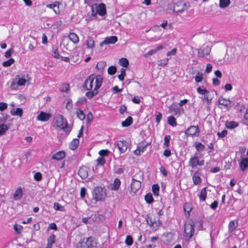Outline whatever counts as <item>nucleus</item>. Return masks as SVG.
I'll return each mask as SVG.
<instances>
[{"label": "nucleus", "mask_w": 248, "mask_h": 248, "mask_svg": "<svg viewBox=\"0 0 248 248\" xmlns=\"http://www.w3.org/2000/svg\"><path fill=\"white\" fill-rule=\"evenodd\" d=\"M98 76L102 77L101 75H95L94 74L90 75L85 80L84 83L82 86L83 88L86 90H92L93 88L94 80V79H95V81L96 80V78Z\"/></svg>", "instance_id": "obj_5"}, {"label": "nucleus", "mask_w": 248, "mask_h": 248, "mask_svg": "<svg viewBox=\"0 0 248 248\" xmlns=\"http://www.w3.org/2000/svg\"><path fill=\"white\" fill-rule=\"evenodd\" d=\"M60 3L58 1H55L52 4H47V8H48L47 12L50 13L53 11L56 15L59 14L60 13Z\"/></svg>", "instance_id": "obj_9"}, {"label": "nucleus", "mask_w": 248, "mask_h": 248, "mask_svg": "<svg viewBox=\"0 0 248 248\" xmlns=\"http://www.w3.org/2000/svg\"><path fill=\"white\" fill-rule=\"evenodd\" d=\"M212 69V65L211 64L208 63L206 65V69L205 70V72L206 73H209L211 72Z\"/></svg>", "instance_id": "obj_63"}, {"label": "nucleus", "mask_w": 248, "mask_h": 248, "mask_svg": "<svg viewBox=\"0 0 248 248\" xmlns=\"http://www.w3.org/2000/svg\"><path fill=\"white\" fill-rule=\"evenodd\" d=\"M93 197L96 201L104 200L106 197L105 190L101 187H96L92 191Z\"/></svg>", "instance_id": "obj_4"}, {"label": "nucleus", "mask_w": 248, "mask_h": 248, "mask_svg": "<svg viewBox=\"0 0 248 248\" xmlns=\"http://www.w3.org/2000/svg\"><path fill=\"white\" fill-rule=\"evenodd\" d=\"M99 0H84V2L85 3H87L88 4H94L95 6L97 5V2Z\"/></svg>", "instance_id": "obj_60"}, {"label": "nucleus", "mask_w": 248, "mask_h": 248, "mask_svg": "<svg viewBox=\"0 0 248 248\" xmlns=\"http://www.w3.org/2000/svg\"><path fill=\"white\" fill-rule=\"evenodd\" d=\"M22 189L21 187H19L16 190L14 195V198L15 200H18L22 198Z\"/></svg>", "instance_id": "obj_21"}, {"label": "nucleus", "mask_w": 248, "mask_h": 248, "mask_svg": "<svg viewBox=\"0 0 248 248\" xmlns=\"http://www.w3.org/2000/svg\"><path fill=\"white\" fill-rule=\"evenodd\" d=\"M69 85L68 83H63L60 87L61 92H67L69 90Z\"/></svg>", "instance_id": "obj_45"}, {"label": "nucleus", "mask_w": 248, "mask_h": 248, "mask_svg": "<svg viewBox=\"0 0 248 248\" xmlns=\"http://www.w3.org/2000/svg\"><path fill=\"white\" fill-rule=\"evenodd\" d=\"M37 119L41 121H46V112L41 111V113L38 115Z\"/></svg>", "instance_id": "obj_36"}, {"label": "nucleus", "mask_w": 248, "mask_h": 248, "mask_svg": "<svg viewBox=\"0 0 248 248\" xmlns=\"http://www.w3.org/2000/svg\"><path fill=\"white\" fill-rule=\"evenodd\" d=\"M169 112L170 113H173V112H175L176 113L177 111L178 110V106L175 104H172L169 107Z\"/></svg>", "instance_id": "obj_46"}, {"label": "nucleus", "mask_w": 248, "mask_h": 248, "mask_svg": "<svg viewBox=\"0 0 248 248\" xmlns=\"http://www.w3.org/2000/svg\"><path fill=\"white\" fill-rule=\"evenodd\" d=\"M79 145V140L77 139H74L70 144V148L72 150H74L77 148Z\"/></svg>", "instance_id": "obj_30"}, {"label": "nucleus", "mask_w": 248, "mask_h": 248, "mask_svg": "<svg viewBox=\"0 0 248 248\" xmlns=\"http://www.w3.org/2000/svg\"><path fill=\"white\" fill-rule=\"evenodd\" d=\"M54 126L61 128L64 131L69 132L71 128L68 125L66 120L61 115H57L54 119Z\"/></svg>", "instance_id": "obj_1"}, {"label": "nucleus", "mask_w": 248, "mask_h": 248, "mask_svg": "<svg viewBox=\"0 0 248 248\" xmlns=\"http://www.w3.org/2000/svg\"><path fill=\"white\" fill-rule=\"evenodd\" d=\"M145 200L148 203H152L154 201L152 194L150 193L147 194L145 196Z\"/></svg>", "instance_id": "obj_38"}, {"label": "nucleus", "mask_w": 248, "mask_h": 248, "mask_svg": "<svg viewBox=\"0 0 248 248\" xmlns=\"http://www.w3.org/2000/svg\"><path fill=\"white\" fill-rule=\"evenodd\" d=\"M168 59L161 60L158 62V65L161 66H165L168 63Z\"/></svg>", "instance_id": "obj_57"}, {"label": "nucleus", "mask_w": 248, "mask_h": 248, "mask_svg": "<svg viewBox=\"0 0 248 248\" xmlns=\"http://www.w3.org/2000/svg\"><path fill=\"white\" fill-rule=\"evenodd\" d=\"M55 235L54 234L51 235L47 240V248H51V246L55 242Z\"/></svg>", "instance_id": "obj_33"}, {"label": "nucleus", "mask_w": 248, "mask_h": 248, "mask_svg": "<svg viewBox=\"0 0 248 248\" xmlns=\"http://www.w3.org/2000/svg\"><path fill=\"white\" fill-rule=\"evenodd\" d=\"M106 163L105 158L103 157H99L97 159V165H103Z\"/></svg>", "instance_id": "obj_55"}, {"label": "nucleus", "mask_w": 248, "mask_h": 248, "mask_svg": "<svg viewBox=\"0 0 248 248\" xmlns=\"http://www.w3.org/2000/svg\"><path fill=\"white\" fill-rule=\"evenodd\" d=\"M184 232L186 239H189L192 237L194 232V224L193 222L185 224Z\"/></svg>", "instance_id": "obj_6"}, {"label": "nucleus", "mask_w": 248, "mask_h": 248, "mask_svg": "<svg viewBox=\"0 0 248 248\" xmlns=\"http://www.w3.org/2000/svg\"><path fill=\"white\" fill-rule=\"evenodd\" d=\"M68 38L75 44H77L79 42L78 36L75 33H70L68 35Z\"/></svg>", "instance_id": "obj_22"}, {"label": "nucleus", "mask_w": 248, "mask_h": 248, "mask_svg": "<svg viewBox=\"0 0 248 248\" xmlns=\"http://www.w3.org/2000/svg\"><path fill=\"white\" fill-rule=\"evenodd\" d=\"M192 179L193 181V183L194 185H199L201 183V179L199 176L196 175V173H195L192 177Z\"/></svg>", "instance_id": "obj_40"}, {"label": "nucleus", "mask_w": 248, "mask_h": 248, "mask_svg": "<svg viewBox=\"0 0 248 248\" xmlns=\"http://www.w3.org/2000/svg\"><path fill=\"white\" fill-rule=\"evenodd\" d=\"M109 151L108 150H102L99 151V154L101 157H104L108 155Z\"/></svg>", "instance_id": "obj_54"}, {"label": "nucleus", "mask_w": 248, "mask_h": 248, "mask_svg": "<svg viewBox=\"0 0 248 248\" xmlns=\"http://www.w3.org/2000/svg\"><path fill=\"white\" fill-rule=\"evenodd\" d=\"M199 163V157L197 156H194L191 157L189 161V165L192 168L196 167Z\"/></svg>", "instance_id": "obj_17"}, {"label": "nucleus", "mask_w": 248, "mask_h": 248, "mask_svg": "<svg viewBox=\"0 0 248 248\" xmlns=\"http://www.w3.org/2000/svg\"><path fill=\"white\" fill-rule=\"evenodd\" d=\"M34 178L37 181H40L42 179V174L40 172H36L34 175Z\"/></svg>", "instance_id": "obj_64"}, {"label": "nucleus", "mask_w": 248, "mask_h": 248, "mask_svg": "<svg viewBox=\"0 0 248 248\" xmlns=\"http://www.w3.org/2000/svg\"><path fill=\"white\" fill-rule=\"evenodd\" d=\"M116 67L115 66H111L108 67V72L109 75H113L116 72Z\"/></svg>", "instance_id": "obj_48"}, {"label": "nucleus", "mask_w": 248, "mask_h": 248, "mask_svg": "<svg viewBox=\"0 0 248 248\" xmlns=\"http://www.w3.org/2000/svg\"><path fill=\"white\" fill-rule=\"evenodd\" d=\"M141 187V182L135 178H133L131 184V192L135 194Z\"/></svg>", "instance_id": "obj_11"}, {"label": "nucleus", "mask_w": 248, "mask_h": 248, "mask_svg": "<svg viewBox=\"0 0 248 248\" xmlns=\"http://www.w3.org/2000/svg\"><path fill=\"white\" fill-rule=\"evenodd\" d=\"M190 5L188 2L183 0H177L173 6V11L176 13H182L188 9Z\"/></svg>", "instance_id": "obj_3"}, {"label": "nucleus", "mask_w": 248, "mask_h": 248, "mask_svg": "<svg viewBox=\"0 0 248 248\" xmlns=\"http://www.w3.org/2000/svg\"><path fill=\"white\" fill-rule=\"evenodd\" d=\"M120 64L124 67H127L129 64V62L126 58H121L119 60Z\"/></svg>", "instance_id": "obj_37"}, {"label": "nucleus", "mask_w": 248, "mask_h": 248, "mask_svg": "<svg viewBox=\"0 0 248 248\" xmlns=\"http://www.w3.org/2000/svg\"><path fill=\"white\" fill-rule=\"evenodd\" d=\"M121 185V181L119 179H115L113 183L110 186V188L112 190H118Z\"/></svg>", "instance_id": "obj_20"}, {"label": "nucleus", "mask_w": 248, "mask_h": 248, "mask_svg": "<svg viewBox=\"0 0 248 248\" xmlns=\"http://www.w3.org/2000/svg\"><path fill=\"white\" fill-rule=\"evenodd\" d=\"M11 114L13 116H19L20 117H21L23 114V110L21 108H16V110H15V109H12L11 111Z\"/></svg>", "instance_id": "obj_26"}, {"label": "nucleus", "mask_w": 248, "mask_h": 248, "mask_svg": "<svg viewBox=\"0 0 248 248\" xmlns=\"http://www.w3.org/2000/svg\"><path fill=\"white\" fill-rule=\"evenodd\" d=\"M14 52V49L13 48H10L5 53V57L7 58H10L12 53Z\"/></svg>", "instance_id": "obj_59"}, {"label": "nucleus", "mask_w": 248, "mask_h": 248, "mask_svg": "<svg viewBox=\"0 0 248 248\" xmlns=\"http://www.w3.org/2000/svg\"><path fill=\"white\" fill-rule=\"evenodd\" d=\"M206 187H204L202 188L200 192V194L199 195L200 199L202 201H204L206 198Z\"/></svg>", "instance_id": "obj_31"}, {"label": "nucleus", "mask_w": 248, "mask_h": 248, "mask_svg": "<svg viewBox=\"0 0 248 248\" xmlns=\"http://www.w3.org/2000/svg\"><path fill=\"white\" fill-rule=\"evenodd\" d=\"M170 135H167L164 138V145L168 147L170 145Z\"/></svg>", "instance_id": "obj_53"}, {"label": "nucleus", "mask_w": 248, "mask_h": 248, "mask_svg": "<svg viewBox=\"0 0 248 248\" xmlns=\"http://www.w3.org/2000/svg\"><path fill=\"white\" fill-rule=\"evenodd\" d=\"M195 147L196 150L199 152L203 151L205 148L204 145L202 144L201 142H198L195 143Z\"/></svg>", "instance_id": "obj_44"}, {"label": "nucleus", "mask_w": 248, "mask_h": 248, "mask_svg": "<svg viewBox=\"0 0 248 248\" xmlns=\"http://www.w3.org/2000/svg\"><path fill=\"white\" fill-rule=\"evenodd\" d=\"M117 40V37L115 36L107 37L100 44V46H102L104 45L114 44Z\"/></svg>", "instance_id": "obj_13"}, {"label": "nucleus", "mask_w": 248, "mask_h": 248, "mask_svg": "<svg viewBox=\"0 0 248 248\" xmlns=\"http://www.w3.org/2000/svg\"><path fill=\"white\" fill-rule=\"evenodd\" d=\"M147 223L152 227L156 228L162 224L161 221L158 219L157 221L155 219H153L152 217H147L146 218Z\"/></svg>", "instance_id": "obj_15"}, {"label": "nucleus", "mask_w": 248, "mask_h": 248, "mask_svg": "<svg viewBox=\"0 0 248 248\" xmlns=\"http://www.w3.org/2000/svg\"><path fill=\"white\" fill-rule=\"evenodd\" d=\"M211 47L210 46H202L201 48L198 49V56L203 58L205 56L208 55L211 52Z\"/></svg>", "instance_id": "obj_12"}, {"label": "nucleus", "mask_w": 248, "mask_h": 248, "mask_svg": "<svg viewBox=\"0 0 248 248\" xmlns=\"http://www.w3.org/2000/svg\"><path fill=\"white\" fill-rule=\"evenodd\" d=\"M7 108V104L6 103H0V111H3Z\"/></svg>", "instance_id": "obj_62"}, {"label": "nucleus", "mask_w": 248, "mask_h": 248, "mask_svg": "<svg viewBox=\"0 0 248 248\" xmlns=\"http://www.w3.org/2000/svg\"><path fill=\"white\" fill-rule=\"evenodd\" d=\"M65 156V153L64 151H59L53 155L52 156V159L60 160L63 159Z\"/></svg>", "instance_id": "obj_18"}, {"label": "nucleus", "mask_w": 248, "mask_h": 248, "mask_svg": "<svg viewBox=\"0 0 248 248\" xmlns=\"http://www.w3.org/2000/svg\"><path fill=\"white\" fill-rule=\"evenodd\" d=\"M95 9H96V13L101 16H104L106 13L105 5L103 3H100L97 6L96 5Z\"/></svg>", "instance_id": "obj_16"}, {"label": "nucleus", "mask_w": 248, "mask_h": 248, "mask_svg": "<svg viewBox=\"0 0 248 248\" xmlns=\"http://www.w3.org/2000/svg\"><path fill=\"white\" fill-rule=\"evenodd\" d=\"M218 102L219 104L223 105L225 107H228L231 104V101L229 100H227L224 98H219Z\"/></svg>", "instance_id": "obj_32"}, {"label": "nucleus", "mask_w": 248, "mask_h": 248, "mask_svg": "<svg viewBox=\"0 0 248 248\" xmlns=\"http://www.w3.org/2000/svg\"><path fill=\"white\" fill-rule=\"evenodd\" d=\"M199 132L200 131L198 126L192 125L186 130L185 134L187 136L193 137L198 135Z\"/></svg>", "instance_id": "obj_10"}, {"label": "nucleus", "mask_w": 248, "mask_h": 248, "mask_svg": "<svg viewBox=\"0 0 248 248\" xmlns=\"http://www.w3.org/2000/svg\"><path fill=\"white\" fill-rule=\"evenodd\" d=\"M56 113V109L55 108H52V109H49V112H47V120L52 116V114H54Z\"/></svg>", "instance_id": "obj_58"}, {"label": "nucleus", "mask_w": 248, "mask_h": 248, "mask_svg": "<svg viewBox=\"0 0 248 248\" xmlns=\"http://www.w3.org/2000/svg\"><path fill=\"white\" fill-rule=\"evenodd\" d=\"M15 62V60L13 58H10L6 61H4L2 63V65L4 67H9L11 66Z\"/></svg>", "instance_id": "obj_41"}, {"label": "nucleus", "mask_w": 248, "mask_h": 248, "mask_svg": "<svg viewBox=\"0 0 248 248\" xmlns=\"http://www.w3.org/2000/svg\"><path fill=\"white\" fill-rule=\"evenodd\" d=\"M77 117L81 120H83L85 119V115L83 111L81 110H78L77 111Z\"/></svg>", "instance_id": "obj_49"}, {"label": "nucleus", "mask_w": 248, "mask_h": 248, "mask_svg": "<svg viewBox=\"0 0 248 248\" xmlns=\"http://www.w3.org/2000/svg\"><path fill=\"white\" fill-rule=\"evenodd\" d=\"M87 48L93 49L94 47V41L92 37L88 36L86 40Z\"/></svg>", "instance_id": "obj_23"}, {"label": "nucleus", "mask_w": 248, "mask_h": 248, "mask_svg": "<svg viewBox=\"0 0 248 248\" xmlns=\"http://www.w3.org/2000/svg\"><path fill=\"white\" fill-rule=\"evenodd\" d=\"M14 229L17 233H19L20 232L22 227L20 225L15 224L14 226Z\"/></svg>", "instance_id": "obj_61"}, {"label": "nucleus", "mask_w": 248, "mask_h": 248, "mask_svg": "<svg viewBox=\"0 0 248 248\" xmlns=\"http://www.w3.org/2000/svg\"><path fill=\"white\" fill-rule=\"evenodd\" d=\"M107 65V63L105 61H101L98 62L96 64V67L98 69L103 70Z\"/></svg>", "instance_id": "obj_39"}, {"label": "nucleus", "mask_w": 248, "mask_h": 248, "mask_svg": "<svg viewBox=\"0 0 248 248\" xmlns=\"http://www.w3.org/2000/svg\"><path fill=\"white\" fill-rule=\"evenodd\" d=\"M237 226V223L234 221L232 220L230 222L229 224V232H232Z\"/></svg>", "instance_id": "obj_29"}, {"label": "nucleus", "mask_w": 248, "mask_h": 248, "mask_svg": "<svg viewBox=\"0 0 248 248\" xmlns=\"http://www.w3.org/2000/svg\"><path fill=\"white\" fill-rule=\"evenodd\" d=\"M78 173L82 179L87 178L88 176L87 170L85 167L80 168L78 171Z\"/></svg>", "instance_id": "obj_19"}, {"label": "nucleus", "mask_w": 248, "mask_h": 248, "mask_svg": "<svg viewBox=\"0 0 248 248\" xmlns=\"http://www.w3.org/2000/svg\"><path fill=\"white\" fill-rule=\"evenodd\" d=\"M203 79L202 74L200 72H198L195 76V81L196 82H200L202 81Z\"/></svg>", "instance_id": "obj_51"}, {"label": "nucleus", "mask_w": 248, "mask_h": 248, "mask_svg": "<svg viewBox=\"0 0 248 248\" xmlns=\"http://www.w3.org/2000/svg\"><path fill=\"white\" fill-rule=\"evenodd\" d=\"M133 122V119L132 117L128 116L125 121L122 123V125L123 127H127L132 124Z\"/></svg>", "instance_id": "obj_28"}, {"label": "nucleus", "mask_w": 248, "mask_h": 248, "mask_svg": "<svg viewBox=\"0 0 248 248\" xmlns=\"http://www.w3.org/2000/svg\"><path fill=\"white\" fill-rule=\"evenodd\" d=\"M231 4L230 0H219V7L224 9L228 7Z\"/></svg>", "instance_id": "obj_27"}, {"label": "nucleus", "mask_w": 248, "mask_h": 248, "mask_svg": "<svg viewBox=\"0 0 248 248\" xmlns=\"http://www.w3.org/2000/svg\"><path fill=\"white\" fill-rule=\"evenodd\" d=\"M168 122L170 125L172 126H175L177 125L176 119L172 116H170L168 118Z\"/></svg>", "instance_id": "obj_34"}, {"label": "nucleus", "mask_w": 248, "mask_h": 248, "mask_svg": "<svg viewBox=\"0 0 248 248\" xmlns=\"http://www.w3.org/2000/svg\"><path fill=\"white\" fill-rule=\"evenodd\" d=\"M103 82L102 77L98 76L96 80L95 81V87L93 91H89L86 93V96L89 99H92L98 93V90L100 88Z\"/></svg>", "instance_id": "obj_2"}, {"label": "nucleus", "mask_w": 248, "mask_h": 248, "mask_svg": "<svg viewBox=\"0 0 248 248\" xmlns=\"http://www.w3.org/2000/svg\"><path fill=\"white\" fill-rule=\"evenodd\" d=\"M26 80L24 78H20L19 75H17L16 79L12 82L11 88L13 89H16L18 86L24 85Z\"/></svg>", "instance_id": "obj_7"}, {"label": "nucleus", "mask_w": 248, "mask_h": 248, "mask_svg": "<svg viewBox=\"0 0 248 248\" xmlns=\"http://www.w3.org/2000/svg\"><path fill=\"white\" fill-rule=\"evenodd\" d=\"M78 247H81V248H94L95 242L93 241V238L89 237L87 238L85 242H79Z\"/></svg>", "instance_id": "obj_8"}, {"label": "nucleus", "mask_w": 248, "mask_h": 248, "mask_svg": "<svg viewBox=\"0 0 248 248\" xmlns=\"http://www.w3.org/2000/svg\"><path fill=\"white\" fill-rule=\"evenodd\" d=\"M125 75L126 73L125 69L122 68L121 69V74L118 76L119 79L121 81L124 80Z\"/></svg>", "instance_id": "obj_52"}, {"label": "nucleus", "mask_w": 248, "mask_h": 248, "mask_svg": "<svg viewBox=\"0 0 248 248\" xmlns=\"http://www.w3.org/2000/svg\"><path fill=\"white\" fill-rule=\"evenodd\" d=\"M248 167V158H245L242 160L240 163V167L242 171H245Z\"/></svg>", "instance_id": "obj_25"}, {"label": "nucleus", "mask_w": 248, "mask_h": 248, "mask_svg": "<svg viewBox=\"0 0 248 248\" xmlns=\"http://www.w3.org/2000/svg\"><path fill=\"white\" fill-rule=\"evenodd\" d=\"M54 208L57 211H64V207L61 205L60 204L57 202H55L54 204Z\"/></svg>", "instance_id": "obj_47"}, {"label": "nucleus", "mask_w": 248, "mask_h": 248, "mask_svg": "<svg viewBox=\"0 0 248 248\" xmlns=\"http://www.w3.org/2000/svg\"><path fill=\"white\" fill-rule=\"evenodd\" d=\"M125 242L127 246L132 245L133 242L132 236L130 235H127L126 237Z\"/></svg>", "instance_id": "obj_50"}, {"label": "nucleus", "mask_w": 248, "mask_h": 248, "mask_svg": "<svg viewBox=\"0 0 248 248\" xmlns=\"http://www.w3.org/2000/svg\"><path fill=\"white\" fill-rule=\"evenodd\" d=\"M156 122L158 124L162 119V114L159 112H156L155 114Z\"/></svg>", "instance_id": "obj_56"}, {"label": "nucleus", "mask_w": 248, "mask_h": 248, "mask_svg": "<svg viewBox=\"0 0 248 248\" xmlns=\"http://www.w3.org/2000/svg\"><path fill=\"white\" fill-rule=\"evenodd\" d=\"M159 187L157 184H154L152 186V191L154 195L157 196L158 195V191Z\"/></svg>", "instance_id": "obj_43"}, {"label": "nucleus", "mask_w": 248, "mask_h": 248, "mask_svg": "<svg viewBox=\"0 0 248 248\" xmlns=\"http://www.w3.org/2000/svg\"><path fill=\"white\" fill-rule=\"evenodd\" d=\"M117 146L121 153H124L128 148V143L125 141H119Z\"/></svg>", "instance_id": "obj_14"}, {"label": "nucleus", "mask_w": 248, "mask_h": 248, "mask_svg": "<svg viewBox=\"0 0 248 248\" xmlns=\"http://www.w3.org/2000/svg\"><path fill=\"white\" fill-rule=\"evenodd\" d=\"M237 126V123L234 121L228 122L226 123V126L229 129L234 128L236 127Z\"/></svg>", "instance_id": "obj_35"}, {"label": "nucleus", "mask_w": 248, "mask_h": 248, "mask_svg": "<svg viewBox=\"0 0 248 248\" xmlns=\"http://www.w3.org/2000/svg\"><path fill=\"white\" fill-rule=\"evenodd\" d=\"M147 145L148 144H146L145 145H138L137 148L135 151H134V154L136 155H140L141 153H143L145 148L146 147Z\"/></svg>", "instance_id": "obj_24"}, {"label": "nucleus", "mask_w": 248, "mask_h": 248, "mask_svg": "<svg viewBox=\"0 0 248 248\" xmlns=\"http://www.w3.org/2000/svg\"><path fill=\"white\" fill-rule=\"evenodd\" d=\"M197 92L202 95H205L206 94H208L209 92L205 89H202L201 87H199L197 89Z\"/></svg>", "instance_id": "obj_42"}]
</instances>
